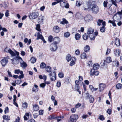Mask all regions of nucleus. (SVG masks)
I'll list each match as a JSON object with an SVG mask.
<instances>
[{
  "mask_svg": "<svg viewBox=\"0 0 122 122\" xmlns=\"http://www.w3.org/2000/svg\"><path fill=\"white\" fill-rule=\"evenodd\" d=\"M63 21H61L60 24L63 25H64L65 24H67L68 23V22L66 20L65 18H63Z\"/></svg>",
  "mask_w": 122,
  "mask_h": 122,
  "instance_id": "nucleus-29",
  "label": "nucleus"
},
{
  "mask_svg": "<svg viewBox=\"0 0 122 122\" xmlns=\"http://www.w3.org/2000/svg\"><path fill=\"white\" fill-rule=\"evenodd\" d=\"M36 29L39 31H40L41 30L40 28V26L39 24H38L36 25Z\"/></svg>",
  "mask_w": 122,
  "mask_h": 122,
  "instance_id": "nucleus-41",
  "label": "nucleus"
},
{
  "mask_svg": "<svg viewBox=\"0 0 122 122\" xmlns=\"http://www.w3.org/2000/svg\"><path fill=\"white\" fill-rule=\"evenodd\" d=\"M22 81L20 80H17L15 81L16 83L17 84H19Z\"/></svg>",
  "mask_w": 122,
  "mask_h": 122,
  "instance_id": "nucleus-56",
  "label": "nucleus"
},
{
  "mask_svg": "<svg viewBox=\"0 0 122 122\" xmlns=\"http://www.w3.org/2000/svg\"><path fill=\"white\" fill-rule=\"evenodd\" d=\"M56 117H55L53 115H51L48 117V119L50 120H52L53 119L56 118Z\"/></svg>",
  "mask_w": 122,
  "mask_h": 122,
  "instance_id": "nucleus-42",
  "label": "nucleus"
},
{
  "mask_svg": "<svg viewBox=\"0 0 122 122\" xmlns=\"http://www.w3.org/2000/svg\"><path fill=\"white\" fill-rule=\"evenodd\" d=\"M92 70L91 69L90 71V72L91 73L90 74L91 75H93V74L96 76H97L99 75V72L97 71H94L93 74H92Z\"/></svg>",
  "mask_w": 122,
  "mask_h": 122,
  "instance_id": "nucleus-25",
  "label": "nucleus"
},
{
  "mask_svg": "<svg viewBox=\"0 0 122 122\" xmlns=\"http://www.w3.org/2000/svg\"><path fill=\"white\" fill-rule=\"evenodd\" d=\"M107 1H108V4L109 8L112 5V4L116 6H117V4L115 3V2L113 0H107Z\"/></svg>",
  "mask_w": 122,
  "mask_h": 122,
  "instance_id": "nucleus-10",
  "label": "nucleus"
},
{
  "mask_svg": "<svg viewBox=\"0 0 122 122\" xmlns=\"http://www.w3.org/2000/svg\"><path fill=\"white\" fill-rule=\"evenodd\" d=\"M39 114L40 115H42L44 113V110H41L39 111Z\"/></svg>",
  "mask_w": 122,
  "mask_h": 122,
  "instance_id": "nucleus-47",
  "label": "nucleus"
},
{
  "mask_svg": "<svg viewBox=\"0 0 122 122\" xmlns=\"http://www.w3.org/2000/svg\"><path fill=\"white\" fill-rule=\"evenodd\" d=\"M33 110L34 111H37L39 109V106L36 104L33 105Z\"/></svg>",
  "mask_w": 122,
  "mask_h": 122,
  "instance_id": "nucleus-17",
  "label": "nucleus"
},
{
  "mask_svg": "<svg viewBox=\"0 0 122 122\" xmlns=\"http://www.w3.org/2000/svg\"><path fill=\"white\" fill-rule=\"evenodd\" d=\"M89 46H86L84 48V51L85 52H87L90 50Z\"/></svg>",
  "mask_w": 122,
  "mask_h": 122,
  "instance_id": "nucleus-33",
  "label": "nucleus"
},
{
  "mask_svg": "<svg viewBox=\"0 0 122 122\" xmlns=\"http://www.w3.org/2000/svg\"><path fill=\"white\" fill-rule=\"evenodd\" d=\"M78 118L77 115H72L70 117L68 120V122H76Z\"/></svg>",
  "mask_w": 122,
  "mask_h": 122,
  "instance_id": "nucleus-4",
  "label": "nucleus"
},
{
  "mask_svg": "<svg viewBox=\"0 0 122 122\" xmlns=\"http://www.w3.org/2000/svg\"><path fill=\"white\" fill-rule=\"evenodd\" d=\"M22 71H20L19 70H15V73L19 74V73L20 74V72Z\"/></svg>",
  "mask_w": 122,
  "mask_h": 122,
  "instance_id": "nucleus-57",
  "label": "nucleus"
},
{
  "mask_svg": "<svg viewBox=\"0 0 122 122\" xmlns=\"http://www.w3.org/2000/svg\"><path fill=\"white\" fill-rule=\"evenodd\" d=\"M60 2V5L61 6H62L61 4H62V3L61 2H63V3H65V2H63V0H57L56 1L52 3V5H54Z\"/></svg>",
  "mask_w": 122,
  "mask_h": 122,
  "instance_id": "nucleus-13",
  "label": "nucleus"
},
{
  "mask_svg": "<svg viewBox=\"0 0 122 122\" xmlns=\"http://www.w3.org/2000/svg\"><path fill=\"white\" fill-rule=\"evenodd\" d=\"M58 76L60 78H63L64 77V75L62 72H60L58 74Z\"/></svg>",
  "mask_w": 122,
  "mask_h": 122,
  "instance_id": "nucleus-51",
  "label": "nucleus"
},
{
  "mask_svg": "<svg viewBox=\"0 0 122 122\" xmlns=\"http://www.w3.org/2000/svg\"><path fill=\"white\" fill-rule=\"evenodd\" d=\"M94 31V29L92 28L91 27H89L87 30V34L90 35L91 34H93Z\"/></svg>",
  "mask_w": 122,
  "mask_h": 122,
  "instance_id": "nucleus-14",
  "label": "nucleus"
},
{
  "mask_svg": "<svg viewBox=\"0 0 122 122\" xmlns=\"http://www.w3.org/2000/svg\"><path fill=\"white\" fill-rule=\"evenodd\" d=\"M120 51L119 49H117L114 50V54L116 56H118L120 55Z\"/></svg>",
  "mask_w": 122,
  "mask_h": 122,
  "instance_id": "nucleus-15",
  "label": "nucleus"
},
{
  "mask_svg": "<svg viewBox=\"0 0 122 122\" xmlns=\"http://www.w3.org/2000/svg\"><path fill=\"white\" fill-rule=\"evenodd\" d=\"M108 1H107H107H104L103 3L104 6L105 7H106L107 6V4H108Z\"/></svg>",
  "mask_w": 122,
  "mask_h": 122,
  "instance_id": "nucleus-49",
  "label": "nucleus"
},
{
  "mask_svg": "<svg viewBox=\"0 0 122 122\" xmlns=\"http://www.w3.org/2000/svg\"><path fill=\"white\" fill-rule=\"evenodd\" d=\"M92 35L90 36V38L91 40H94L95 39V36L94 34H92Z\"/></svg>",
  "mask_w": 122,
  "mask_h": 122,
  "instance_id": "nucleus-48",
  "label": "nucleus"
},
{
  "mask_svg": "<svg viewBox=\"0 0 122 122\" xmlns=\"http://www.w3.org/2000/svg\"><path fill=\"white\" fill-rule=\"evenodd\" d=\"M54 31L56 33H58L59 31V27L57 26H54L53 28Z\"/></svg>",
  "mask_w": 122,
  "mask_h": 122,
  "instance_id": "nucleus-22",
  "label": "nucleus"
},
{
  "mask_svg": "<svg viewBox=\"0 0 122 122\" xmlns=\"http://www.w3.org/2000/svg\"><path fill=\"white\" fill-rule=\"evenodd\" d=\"M85 21H89L93 20L92 16L90 14L86 15L84 18Z\"/></svg>",
  "mask_w": 122,
  "mask_h": 122,
  "instance_id": "nucleus-9",
  "label": "nucleus"
},
{
  "mask_svg": "<svg viewBox=\"0 0 122 122\" xmlns=\"http://www.w3.org/2000/svg\"><path fill=\"white\" fill-rule=\"evenodd\" d=\"M70 35V34L69 32H67L66 33H64V35L66 37H68Z\"/></svg>",
  "mask_w": 122,
  "mask_h": 122,
  "instance_id": "nucleus-39",
  "label": "nucleus"
},
{
  "mask_svg": "<svg viewBox=\"0 0 122 122\" xmlns=\"http://www.w3.org/2000/svg\"><path fill=\"white\" fill-rule=\"evenodd\" d=\"M116 88L117 89H121L122 88V84L121 83L117 84L116 86Z\"/></svg>",
  "mask_w": 122,
  "mask_h": 122,
  "instance_id": "nucleus-28",
  "label": "nucleus"
},
{
  "mask_svg": "<svg viewBox=\"0 0 122 122\" xmlns=\"http://www.w3.org/2000/svg\"><path fill=\"white\" fill-rule=\"evenodd\" d=\"M89 87L90 89L92 91H94V90H93L94 87H93V86L92 85H90L89 86Z\"/></svg>",
  "mask_w": 122,
  "mask_h": 122,
  "instance_id": "nucleus-61",
  "label": "nucleus"
},
{
  "mask_svg": "<svg viewBox=\"0 0 122 122\" xmlns=\"http://www.w3.org/2000/svg\"><path fill=\"white\" fill-rule=\"evenodd\" d=\"M86 95L85 97L86 99H89V101L90 103H92L94 101V98L91 95H90L88 93H86Z\"/></svg>",
  "mask_w": 122,
  "mask_h": 122,
  "instance_id": "nucleus-5",
  "label": "nucleus"
},
{
  "mask_svg": "<svg viewBox=\"0 0 122 122\" xmlns=\"http://www.w3.org/2000/svg\"><path fill=\"white\" fill-rule=\"evenodd\" d=\"M99 67V66L97 63L95 64L93 66V68L94 70L98 69Z\"/></svg>",
  "mask_w": 122,
  "mask_h": 122,
  "instance_id": "nucleus-20",
  "label": "nucleus"
},
{
  "mask_svg": "<svg viewBox=\"0 0 122 122\" xmlns=\"http://www.w3.org/2000/svg\"><path fill=\"white\" fill-rule=\"evenodd\" d=\"M99 118L100 120L102 121L103 120L105 119V118L104 116L102 115H101L99 117Z\"/></svg>",
  "mask_w": 122,
  "mask_h": 122,
  "instance_id": "nucleus-55",
  "label": "nucleus"
},
{
  "mask_svg": "<svg viewBox=\"0 0 122 122\" xmlns=\"http://www.w3.org/2000/svg\"><path fill=\"white\" fill-rule=\"evenodd\" d=\"M76 17L78 19H80L83 18L81 14L80 13H77L76 14Z\"/></svg>",
  "mask_w": 122,
  "mask_h": 122,
  "instance_id": "nucleus-27",
  "label": "nucleus"
},
{
  "mask_svg": "<svg viewBox=\"0 0 122 122\" xmlns=\"http://www.w3.org/2000/svg\"><path fill=\"white\" fill-rule=\"evenodd\" d=\"M9 112V109L8 107H6L5 110L4 112L5 114H6L8 113Z\"/></svg>",
  "mask_w": 122,
  "mask_h": 122,
  "instance_id": "nucleus-52",
  "label": "nucleus"
},
{
  "mask_svg": "<svg viewBox=\"0 0 122 122\" xmlns=\"http://www.w3.org/2000/svg\"><path fill=\"white\" fill-rule=\"evenodd\" d=\"M80 88L79 86V85H76L75 89L76 90H79Z\"/></svg>",
  "mask_w": 122,
  "mask_h": 122,
  "instance_id": "nucleus-54",
  "label": "nucleus"
},
{
  "mask_svg": "<svg viewBox=\"0 0 122 122\" xmlns=\"http://www.w3.org/2000/svg\"><path fill=\"white\" fill-rule=\"evenodd\" d=\"M61 84L60 81H58L57 83V86L58 87H59L61 86Z\"/></svg>",
  "mask_w": 122,
  "mask_h": 122,
  "instance_id": "nucleus-58",
  "label": "nucleus"
},
{
  "mask_svg": "<svg viewBox=\"0 0 122 122\" xmlns=\"http://www.w3.org/2000/svg\"><path fill=\"white\" fill-rule=\"evenodd\" d=\"M3 119L5 120H10V117L8 115H4L3 116Z\"/></svg>",
  "mask_w": 122,
  "mask_h": 122,
  "instance_id": "nucleus-23",
  "label": "nucleus"
},
{
  "mask_svg": "<svg viewBox=\"0 0 122 122\" xmlns=\"http://www.w3.org/2000/svg\"><path fill=\"white\" fill-rule=\"evenodd\" d=\"M81 59H85L87 58L86 54L84 52L81 54Z\"/></svg>",
  "mask_w": 122,
  "mask_h": 122,
  "instance_id": "nucleus-24",
  "label": "nucleus"
},
{
  "mask_svg": "<svg viewBox=\"0 0 122 122\" xmlns=\"http://www.w3.org/2000/svg\"><path fill=\"white\" fill-rule=\"evenodd\" d=\"M57 48V46H50V49L52 51H55Z\"/></svg>",
  "mask_w": 122,
  "mask_h": 122,
  "instance_id": "nucleus-21",
  "label": "nucleus"
},
{
  "mask_svg": "<svg viewBox=\"0 0 122 122\" xmlns=\"http://www.w3.org/2000/svg\"><path fill=\"white\" fill-rule=\"evenodd\" d=\"M111 51V50L110 49H109L107 48L106 52V55H108L109 54Z\"/></svg>",
  "mask_w": 122,
  "mask_h": 122,
  "instance_id": "nucleus-62",
  "label": "nucleus"
},
{
  "mask_svg": "<svg viewBox=\"0 0 122 122\" xmlns=\"http://www.w3.org/2000/svg\"><path fill=\"white\" fill-rule=\"evenodd\" d=\"M8 60L6 59L5 58H4L1 61V63L3 66H5L7 63Z\"/></svg>",
  "mask_w": 122,
  "mask_h": 122,
  "instance_id": "nucleus-12",
  "label": "nucleus"
},
{
  "mask_svg": "<svg viewBox=\"0 0 122 122\" xmlns=\"http://www.w3.org/2000/svg\"><path fill=\"white\" fill-rule=\"evenodd\" d=\"M35 87H33L32 89V91L33 92H36L38 91V88H35Z\"/></svg>",
  "mask_w": 122,
  "mask_h": 122,
  "instance_id": "nucleus-60",
  "label": "nucleus"
},
{
  "mask_svg": "<svg viewBox=\"0 0 122 122\" xmlns=\"http://www.w3.org/2000/svg\"><path fill=\"white\" fill-rule=\"evenodd\" d=\"M87 8L84 7L83 9L85 10H90L92 13L97 14L99 12V8L97 5L96 1L94 0H89L86 4Z\"/></svg>",
  "mask_w": 122,
  "mask_h": 122,
  "instance_id": "nucleus-1",
  "label": "nucleus"
},
{
  "mask_svg": "<svg viewBox=\"0 0 122 122\" xmlns=\"http://www.w3.org/2000/svg\"><path fill=\"white\" fill-rule=\"evenodd\" d=\"M103 20H100L99 19L98 21L97 22V25H101V23L102 22Z\"/></svg>",
  "mask_w": 122,
  "mask_h": 122,
  "instance_id": "nucleus-50",
  "label": "nucleus"
},
{
  "mask_svg": "<svg viewBox=\"0 0 122 122\" xmlns=\"http://www.w3.org/2000/svg\"><path fill=\"white\" fill-rule=\"evenodd\" d=\"M112 61L111 58L110 57H107L106 59V62L107 63H109Z\"/></svg>",
  "mask_w": 122,
  "mask_h": 122,
  "instance_id": "nucleus-31",
  "label": "nucleus"
},
{
  "mask_svg": "<svg viewBox=\"0 0 122 122\" xmlns=\"http://www.w3.org/2000/svg\"><path fill=\"white\" fill-rule=\"evenodd\" d=\"M90 36L89 35H87V34L86 33H85L82 36L83 39L85 40H86L88 37Z\"/></svg>",
  "mask_w": 122,
  "mask_h": 122,
  "instance_id": "nucleus-26",
  "label": "nucleus"
},
{
  "mask_svg": "<svg viewBox=\"0 0 122 122\" xmlns=\"http://www.w3.org/2000/svg\"><path fill=\"white\" fill-rule=\"evenodd\" d=\"M38 116V113H36L33 114L34 117V118H37Z\"/></svg>",
  "mask_w": 122,
  "mask_h": 122,
  "instance_id": "nucleus-64",
  "label": "nucleus"
},
{
  "mask_svg": "<svg viewBox=\"0 0 122 122\" xmlns=\"http://www.w3.org/2000/svg\"><path fill=\"white\" fill-rule=\"evenodd\" d=\"M105 30V28L104 26H102L100 29V31L102 32H104Z\"/></svg>",
  "mask_w": 122,
  "mask_h": 122,
  "instance_id": "nucleus-45",
  "label": "nucleus"
},
{
  "mask_svg": "<svg viewBox=\"0 0 122 122\" xmlns=\"http://www.w3.org/2000/svg\"><path fill=\"white\" fill-rule=\"evenodd\" d=\"M46 70L48 72H50L51 71V67L50 66H48L46 67Z\"/></svg>",
  "mask_w": 122,
  "mask_h": 122,
  "instance_id": "nucleus-30",
  "label": "nucleus"
},
{
  "mask_svg": "<svg viewBox=\"0 0 122 122\" xmlns=\"http://www.w3.org/2000/svg\"><path fill=\"white\" fill-rule=\"evenodd\" d=\"M60 41V40L59 37H54L53 40V44L54 45H56L58 44Z\"/></svg>",
  "mask_w": 122,
  "mask_h": 122,
  "instance_id": "nucleus-8",
  "label": "nucleus"
},
{
  "mask_svg": "<svg viewBox=\"0 0 122 122\" xmlns=\"http://www.w3.org/2000/svg\"><path fill=\"white\" fill-rule=\"evenodd\" d=\"M29 115V114L28 113H26L25 115L24 116V118L25 120L27 121L28 120V118L27 117H28H28Z\"/></svg>",
  "mask_w": 122,
  "mask_h": 122,
  "instance_id": "nucleus-34",
  "label": "nucleus"
},
{
  "mask_svg": "<svg viewBox=\"0 0 122 122\" xmlns=\"http://www.w3.org/2000/svg\"><path fill=\"white\" fill-rule=\"evenodd\" d=\"M43 19V17L42 15H40L38 19V20L39 21L41 22L42 21Z\"/></svg>",
  "mask_w": 122,
  "mask_h": 122,
  "instance_id": "nucleus-44",
  "label": "nucleus"
},
{
  "mask_svg": "<svg viewBox=\"0 0 122 122\" xmlns=\"http://www.w3.org/2000/svg\"><path fill=\"white\" fill-rule=\"evenodd\" d=\"M4 51L5 52L10 53L11 56L12 57L15 56H16L15 53L10 48H8L7 47L6 48Z\"/></svg>",
  "mask_w": 122,
  "mask_h": 122,
  "instance_id": "nucleus-7",
  "label": "nucleus"
},
{
  "mask_svg": "<svg viewBox=\"0 0 122 122\" xmlns=\"http://www.w3.org/2000/svg\"><path fill=\"white\" fill-rule=\"evenodd\" d=\"M106 87V85L105 84L103 83H100L99 87V89L100 91L101 92Z\"/></svg>",
  "mask_w": 122,
  "mask_h": 122,
  "instance_id": "nucleus-11",
  "label": "nucleus"
},
{
  "mask_svg": "<svg viewBox=\"0 0 122 122\" xmlns=\"http://www.w3.org/2000/svg\"><path fill=\"white\" fill-rule=\"evenodd\" d=\"M28 104L26 102H24L22 104V107L25 108H26L27 107Z\"/></svg>",
  "mask_w": 122,
  "mask_h": 122,
  "instance_id": "nucleus-46",
  "label": "nucleus"
},
{
  "mask_svg": "<svg viewBox=\"0 0 122 122\" xmlns=\"http://www.w3.org/2000/svg\"><path fill=\"white\" fill-rule=\"evenodd\" d=\"M75 53L76 55H78L80 54V51L78 50H77L75 51Z\"/></svg>",
  "mask_w": 122,
  "mask_h": 122,
  "instance_id": "nucleus-63",
  "label": "nucleus"
},
{
  "mask_svg": "<svg viewBox=\"0 0 122 122\" xmlns=\"http://www.w3.org/2000/svg\"><path fill=\"white\" fill-rule=\"evenodd\" d=\"M20 75L18 76V78L21 79V78H23L24 77V75L23 71L20 72Z\"/></svg>",
  "mask_w": 122,
  "mask_h": 122,
  "instance_id": "nucleus-43",
  "label": "nucleus"
},
{
  "mask_svg": "<svg viewBox=\"0 0 122 122\" xmlns=\"http://www.w3.org/2000/svg\"><path fill=\"white\" fill-rule=\"evenodd\" d=\"M115 44L116 46H120V40L117 38H116L115 39Z\"/></svg>",
  "mask_w": 122,
  "mask_h": 122,
  "instance_id": "nucleus-18",
  "label": "nucleus"
},
{
  "mask_svg": "<svg viewBox=\"0 0 122 122\" xmlns=\"http://www.w3.org/2000/svg\"><path fill=\"white\" fill-rule=\"evenodd\" d=\"M39 15V12L36 11L34 12L31 13L29 16V17L31 19H35Z\"/></svg>",
  "mask_w": 122,
  "mask_h": 122,
  "instance_id": "nucleus-3",
  "label": "nucleus"
},
{
  "mask_svg": "<svg viewBox=\"0 0 122 122\" xmlns=\"http://www.w3.org/2000/svg\"><path fill=\"white\" fill-rule=\"evenodd\" d=\"M39 39H41L42 40H44V37L41 34H40L39 32H38L37 33V38H36L37 40H38Z\"/></svg>",
  "mask_w": 122,
  "mask_h": 122,
  "instance_id": "nucleus-19",
  "label": "nucleus"
},
{
  "mask_svg": "<svg viewBox=\"0 0 122 122\" xmlns=\"http://www.w3.org/2000/svg\"><path fill=\"white\" fill-rule=\"evenodd\" d=\"M46 86V84L45 83H42L40 85V87L42 88H44Z\"/></svg>",
  "mask_w": 122,
  "mask_h": 122,
  "instance_id": "nucleus-53",
  "label": "nucleus"
},
{
  "mask_svg": "<svg viewBox=\"0 0 122 122\" xmlns=\"http://www.w3.org/2000/svg\"><path fill=\"white\" fill-rule=\"evenodd\" d=\"M53 39V36L51 35L50 36L48 37V41L49 42H51L52 41Z\"/></svg>",
  "mask_w": 122,
  "mask_h": 122,
  "instance_id": "nucleus-35",
  "label": "nucleus"
},
{
  "mask_svg": "<svg viewBox=\"0 0 122 122\" xmlns=\"http://www.w3.org/2000/svg\"><path fill=\"white\" fill-rule=\"evenodd\" d=\"M49 75L50 79L51 81H55L56 79V73L55 71H54L53 73H50Z\"/></svg>",
  "mask_w": 122,
  "mask_h": 122,
  "instance_id": "nucleus-6",
  "label": "nucleus"
},
{
  "mask_svg": "<svg viewBox=\"0 0 122 122\" xmlns=\"http://www.w3.org/2000/svg\"><path fill=\"white\" fill-rule=\"evenodd\" d=\"M12 63L13 64H17L19 61H22V59L20 57L17 56L11 59Z\"/></svg>",
  "mask_w": 122,
  "mask_h": 122,
  "instance_id": "nucleus-2",
  "label": "nucleus"
},
{
  "mask_svg": "<svg viewBox=\"0 0 122 122\" xmlns=\"http://www.w3.org/2000/svg\"><path fill=\"white\" fill-rule=\"evenodd\" d=\"M80 35L79 33H77L76 34L75 36V38L76 40H79L80 37Z\"/></svg>",
  "mask_w": 122,
  "mask_h": 122,
  "instance_id": "nucleus-32",
  "label": "nucleus"
},
{
  "mask_svg": "<svg viewBox=\"0 0 122 122\" xmlns=\"http://www.w3.org/2000/svg\"><path fill=\"white\" fill-rule=\"evenodd\" d=\"M46 65L44 63H42L40 65V67L42 68H44L46 67Z\"/></svg>",
  "mask_w": 122,
  "mask_h": 122,
  "instance_id": "nucleus-37",
  "label": "nucleus"
},
{
  "mask_svg": "<svg viewBox=\"0 0 122 122\" xmlns=\"http://www.w3.org/2000/svg\"><path fill=\"white\" fill-rule=\"evenodd\" d=\"M108 22L109 23L112 24L113 26H116L115 21H112L111 20H109Z\"/></svg>",
  "mask_w": 122,
  "mask_h": 122,
  "instance_id": "nucleus-40",
  "label": "nucleus"
},
{
  "mask_svg": "<svg viewBox=\"0 0 122 122\" xmlns=\"http://www.w3.org/2000/svg\"><path fill=\"white\" fill-rule=\"evenodd\" d=\"M9 11L8 10H7L5 13V15L6 17H8L9 14Z\"/></svg>",
  "mask_w": 122,
  "mask_h": 122,
  "instance_id": "nucleus-59",
  "label": "nucleus"
},
{
  "mask_svg": "<svg viewBox=\"0 0 122 122\" xmlns=\"http://www.w3.org/2000/svg\"><path fill=\"white\" fill-rule=\"evenodd\" d=\"M36 60L35 57H32L30 59L31 62L33 63H35L36 61Z\"/></svg>",
  "mask_w": 122,
  "mask_h": 122,
  "instance_id": "nucleus-38",
  "label": "nucleus"
},
{
  "mask_svg": "<svg viewBox=\"0 0 122 122\" xmlns=\"http://www.w3.org/2000/svg\"><path fill=\"white\" fill-rule=\"evenodd\" d=\"M71 58V56L70 55H67L66 57V59L68 61H70Z\"/></svg>",
  "mask_w": 122,
  "mask_h": 122,
  "instance_id": "nucleus-36",
  "label": "nucleus"
},
{
  "mask_svg": "<svg viewBox=\"0 0 122 122\" xmlns=\"http://www.w3.org/2000/svg\"><path fill=\"white\" fill-rule=\"evenodd\" d=\"M20 63L21 66L24 68H25L27 67V66L26 63L23 61L22 59V61H20Z\"/></svg>",
  "mask_w": 122,
  "mask_h": 122,
  "instance_id": "nucleus-16",
  "label": "nucleus"
}]
</instances>
